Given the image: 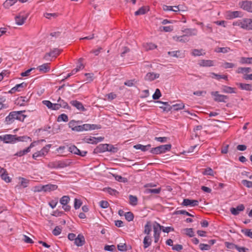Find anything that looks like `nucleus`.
I'll return each mask as SVG.
<instances>
[{"instance_id": "12", "label": "nucleus", "mask_w": 252, "mask_h": 252, "mask_svg": "<svg viewBox=\"0 0 252 252\" xmlns=\"http://www.w3.org/2000/svg\"><path fill=\"white\" fill-rule=\"evenodd\" d=\"M104 138L102 137H86L84 139L85 142L90 144H96L99 142H101L103 140Z\"/></svg>"}, {"instance_id": "45", "label": "nucleus", "mask_w": 252, "mask_h": 252, "mask_svg": "<svg viewBox=\"0 0 252 252\" xmlns=\"http://www.w3.org/2000/svg\"><path fill=\"white\" fill-rule=\"evenodd\" d=\"M0 177L2 180L5 181L6 183H9L10 182V179L9 177L8 176V174L6 173V171L3 172L0 175Z\"/></svg>"}, {"instance_id": "23", "label": "nucleus", "mask_w": 252, "mask_h": 252, "mask_svg": "<svg viewBox=\"0 0 252 252\" xmlns=\"http://www.w3.org/2000/svg\"><path fill=\"white\" fill-rule=\"evenodd\" d=\"M58 188V186L53 184H47L44 185V192H50L51 191L55 190Z\"/></svg>"}, {"instance_id": "39", "label": "nucleus", "mask_w": 252, "mask_h": 252, "mask_svg": "<svg viewBox=\"0 0 252 252\" xmlns=\"http://www.w3.org/2000/svg\"><path fill=\"white\" fill-rule=\"evenodd\" d=\"M147 11V9L146 7H142L140 8L137 11L135 12V15L136 16L143 15L146 13Z\"/></svg>"}, {"instance_id": "35", "label": "nucleus", "mask_w": 252, "mask_h": 252, "mask_svg": "<svg viewBox=\"0 0 252 252\" xmlns=\"http://www.w3.org/2000/svg\"><path fill=\"white\" fill-rule=\"evenodd\" d=\"M60 53V51L58 49H54L50 52L47 53L46 56H50L52 57H56Z\"/></svg>"}, {"instance_id": "19", "label": "nucleus", "mask_w": 252, "mask_h": 252, "mask_svg": "<svg viewBox=\"0 0 252 252\" xmlns=\"http://www.w3.org/2000/svg\"><path fill=\"white\" fill-rule=\"evenodd\" d=\"M74 243L78 247L83 246L85 243V238L83 235L79 234L77 237L75 238Z\"/></svg>"}, {"instance_id": "41", "label": "nucleus", "mask_w": 252, "mask_h": 252, "mask_svg": "<svg viewBox=\"0 0 252 252\" xmlns=\"http://www.w3.org/2000/svg\"><path fill=\"white\" fill-rule=\"evenodd\" d=\"M28 140H29L30 141H32V139L29 136H23L17 137L16 135V142L17 141H27Z\"/></svg>"}, {"instance_id": "1", "label": "nucleus", "mask_w": 252, "mask_h": 252, "mask_svg": "<svg viewBox=\"0 0 252 252\" xmlns=\"http://www.w3.org/2000/svg\"><path fill=\"white\" fill-rule=\"evenodd\" d=\"M24 111H13L9 113V114L6 117L5 122L7 124H11L13 123L15 120L20 121H23L26 115L23 114Z\"/></svg>"}, {"instance_id": "18", "label": "nucleus", "mask_w": 252, "mask_h": 252, "mask_svg": "<svg viewBox=\"0 0 252 252\" xmlns=\"http://www.w3.org/2000/svg\"><path fill=\"white\" fill-rule=\"evenodd\" d=\"M29 100V98L26 96H20L18 97L16 103L20 106L26 105Z\"/></svg>"}, {"instance_id": "54", "label": "nucleus", "mask_w": 252, "mask_h": 252, "mask_svg": "<svg viewBox=\"0 0 252 252\" xmlns=\"http://www.w3.org/2000/svg\"><path fill=\"white\" fill-rule=\"evenodd\" d=\"M241 232L246 236L252 238V231L250 229H242Z\"/></svg>"}, {"instance_id": "32", "label": "nucleus", "mask_w": 252, "mask_h": 252, "mask_svg": "<svg viewBox=\"0 0 252 252\" xmlns=\"http://www.w3.org/2000/svg\"><path fill=\"white\" fill-rule=\"evenodd\" d=\"M237 85L242 90L246 91H251L252 90V87L251 84L244 83H237Z\"/></svg>"}, {"instance_id": "27", "label": "nucleus", "mask_w": 252, "mask_h": 252, "mask_svg": "<svg viewBox=\"0 0 252 252\" xmlns=\"http://www.w3.org/2000/svg\"><path fill=\"white\" fill-rule=\"evenodd\" d=\"M134 148L137 150H141L142 151L145 152L148 150L151 147V145L148 144L147 145H142L141 144H137L133 146Z\"/></svg>"}, {"instance_id": "48", "label": "nucleus", "mask_w": 252, "mask_h": 252, "mask_svg": "<svg viewBox=\"0 0 252 252\" xmlns=\"http://www.w3.org/2000/svg\"><path fill=\"white\" fill-rule=\"evenodd\" d=\"M68 121V116L65 114H62L59 116L58 118V122H67Z\"/></svg>"}, {"instance_id": "6", "label": "nucleus", "mask_w": 252, "mask_h": 252, "mask_svg": "<svg viewBox=\"0 0 252 252\" xmlns=\"http://www.w3.org/2000/svg\"><path fill=\"white\" fill-rule=\"evenodd\" d=\"M239 6L243 10L252 13V1L245 0L240 2Z\"/></svg>"}, {"instance_id": "7", "label": "nucleus", "mask_w": 252, "mask_h": 252, "mask_svg": "<svg viewBox=\"0 0 252 252\" xmlns=\"http://www.w3.org/2000/svg\"><path fill=\"white\" fill-rule=\"evenodd\" d=\"M28 17V15L25 13H20L15 17V22L18 25H23Z\"/></svg>"}, {"instance_id": "57", "label": "nucleus", "mask_w": 252, "mask_h": 252, "mask_svg": "<svg viewBox=\"0 0 252 252\" xmlns=\"http://www.w3.org/2000/svg\"><path fill=\"white\" fill-rule=\"evenodd\" d=\"M82 204V202L80 199H78L77 198L74 199V207L75 209H79L81 207Z\"/></svg>"}, {"instance_id": "25", "label": "nucleus", "mask_w": 252, "mask_h": 252, "mask_svg": "<svg viewBox=\"0 0 252 252\" xmlns=\"http://www.w3.org/2000/svg\"><path fill=\"white\" fill-rule=\"evenodd\" d=\"M37 69L42 73H46L49 71L50 67L48 63H44L38 66Z\"/></svg>"}, {"instance_id": "64", "label": "nucleus", "mask_w": 252, "mask_h": 252, "mask_svg": "<svg viewBox=\"0 0 252 252\" xmlns=\"http://www.w3.org/2000/svg\"><path fill=\"white\" fill-rule=\"evenodd\" d=\"M106 96L107 97V99L108 100L111 101L113 99H114L116 98L117 95H116V94H114L113 93H111L108 94H107Z\"/></svg>"}, {"instance_id": "3", "label": "nucleus", "mask_w": 252, "mask_h": 252, "mask_svg": "<svg viewBox=\"0 0 252 252\" xmlns=\"http://www.w3.org/2000/svg\"><path fill=\"white\" fill-rule=\"evenodd\" d=\"M152 228L154 231V238L155 243H157L158 242L161 231L162 230V226L158 222L154 221L152 223Z\"/></svg>"}, {"instance_id": "44", "label": "nucleus", "mask_w": 252, "mask_h": 252, "mask_svg": "<svg viewBox=\"0 0 252 252\" xmlns=\"http://www.w3.org/2000/svg\"><path fill=\"white\" fill-rule=\"evenodd\" d=\"M85 130H93L99 127L95 125L84 124Z\"/></svg>"}, {"instance_id": "11", "label": "nucleus", "mask_w": 252, "mask_h": 252, "mask_svg": "<svg viewBox=\"0 0 252 252\" xmlns=\"http://www.w3.org/2000/svg\"><path fill=\"white\" fill-rule=\"evenodd\" d=\"M242 28L247 30H252V19L247 18L242 19Z\"/></svg>"}, {"instance_id": "38", "label": "nucleus", "mask_w": 252, "mask_h": 252, "mask_svg": "<svg viewBox=\"0 0 252 252\" xmlns=\"http://www.w3.org/2000/svg\"><path fill=\"white\" fill-rule=\"evenodd\" d=\"M240 62L241 64L248 63L250 64L252 63V58H245L242 57L240 59Z\"/></svg>"}, {"instance_id": "2", "label": "nucleus", "mask_w": 252, "mask_h": 252, "mask_svg": "<svg viewBox=\"0 0 252 252\" xmlns=\"http://www.w3.org/2000/svg\"><path fill=\"white\" fill-rule=\"evenodd\" d=\"M171 149V144L162 145L151 149L150 152L152 154L158 155L165 153L167 151H169Z\"/></svg>"}, {"instance_id": "10", "label": "nucleus", "mask_w": 252, "mask_h": 252, "mask_svg": "<svg viewBox=\"0 0 252 252\" xmlns=\"http://www.w3.org/2000/svg\"><path fill=\"white\" fill-rule=\"evenodd\" d=\"M69 151L73 154L78 155L81 157L85 156L87 154V152L81 151L74 145L70 146L69 147Z\"/></svg>"}, {"instance_id": "60", "label": "nucleus", "mask_w": 252, "mask_h": 252, "mask_svg": "<svg viewBox=\"0 0 252 252\" xmlns=\"http://www.w3.org/2000/svg\"><path fill=\"white\" fill-rule=\"evenodd\" d=\"M199 247L200 249L202 251L209 250L211 248V247L209 245L205 244H200Z\"/></svg>"}, {"instance_id": "15", "label": "nucleus", "mask_w": 252, "mask_h": 252, "mask_svg": "<svg viewBox=\"0 0 252 252\" xmlns=\"http://www.w3.org/2000/svg\"><path fill=\"white\" fill-rule=\"evenodd\" d=\"M27 83H22L16 85L14 87L12 88L10 91V92L11 93H14L16 92H20L22 91L24 88H25L27 87Z\"/></svg>"}, {"instance_id": "50", "label": "nucleus", "mask_w": 252, "mask_h": 252, "mask_svg": "<svg viewBox=\"0 0 252 252\" xmlns=\"http://www.w3.org/2000/svg\"><path fill=\"white\" fill-rule=\"evenodd\" d=\"M203 174L205 175L214 176V172L212 168H207L204 170Z\"/></svg>"}, {"instance_id": "26", "label": "nucleus", "mask_w": 252, "mask_h": 252, "mask_svg": "<svg viewBox=\"0 0 252 252\" xmlns=\"http://www.w3.org/2000/svg\"><path fill=\"white\" fill-rule=\"evenodd\" d=\"M222 91L223 93L228 94L236 93L235 88L227 86H223L222 87Z\"/></svg>"}, {"instance_id": "61", "label": "nucleus", "mask_w": 252, "mask_h": 252, "mask_svg": "<svg viewBox=\"0 0 252 252\" xmlns=\"http://www.w3.org/2000/svg\"><path fill=\"white\" fill-rule=\"evenodd\" d=\"M242 183L243 185L248 188H252V182L246 180H243L242 181Z\"/></svg>"}, {"instance_id": "28", "label": "nucleus", "mask_w": 252, "mask_h": 252, "mask_svg": "<svg viewBox=\"0 0 252 252\" xmlns=\"http://www.w3.org/2000/svg\"><path fill=\"white\" fill-rule=\"evenodd\" d=\"M79 122H76L74 120H72L69 122L68 123V126L73 131H78V123Z\"/></svg>"}, {"instance_id": "43", "label": "nucleus", "mask_w": 252, "mask_h": 252, "mask_svg": "<svg viewBox=\"0 0 252 252\" xmlns=\"http://www.w3.org/2000/svg\"><path fill=\"white\" fill-rule=\"evenodd\" d=\"M172 107L174 110L178 111L184 109L185 108V105L183 103H181L174 104L172 106Z\"/></svg>"}, {"instance_id": "30", "label": "nucleus", "mask_w": 252, "mask_h": 252, "mask_svg": "<svg viewBox=\"0 0 252 252\" xmlns=\"http://www.w3.org/2000/svg\"><path fill=\"white\" fill-rule=\"evenodd\" d=\"M70 162L68 160H57L58 168H63L69 166Z\"/></svg>"}, {"instance_id": "9", "label": "nucleus", "mask_w": 252, "mask_h": 252, "mask_svg": "<svg viewBox=\"0 0 252 252\" xmlns=\"http://www.w3.org/2000/svg\"><path fill=\"white\" fill-rule=\"evenodd\" d=\"M226 17L228 19H231L236 17H241L242 15L240 11H228L226 12Z\"/></svg>"}, {"instance_id": "21", "label": "nucleus", "mask_w": 252, "mask_h": 252, "mask_svg": "<svg viewBox=\"0 0 252 252\" xmlns=\"http://www.w3.org/2000/svg\"><path fill=\"white\" fill-rule=\"evenodd\" d=\"M152 242L151 235H146L143 240V247L144 249L151 246Z\"/></svg>"}, {"instance_id": "20", "label": "nucleus", "mask_w": 252, "mask_h": 252, "mask_svg": "<svg viewBox=\"0 0 252 252\" xmlns=\"http://www.w3.org/2000/svg\"><path fill=\"white\" fill-rule=\"evenodd\" d=\"M159 74L158 73L149 72L146 75L145 77V79L147 81H152L157 78H159Z\"/></svg>"}, {"instance_id": "4", "label": "nucleus", "mask_w": 252, "mask_h": 252, "mask_svg": "<svg viewBox=\"0 0 252 252\" xmlns=\"http://www.w3.org/2000/svg\"><path fill=\"white\" fill-rule=\"evenodd\" d=\"M51 146V144L46 145L40 151L34 153L32 155V158L37 160L38 158L45 156L48 153Z\"/></svg>"}, {"instance_id": "58", "label": "nucleus", "mask_w": 252, "mask_h": 252, "mask_svg": "<svg viewBox=\"0 0 252 252\" xmlns=\"http://www.w3.org/2000/svg\"><path fill=\"white\" fill-rule=\"evenodd\" d=\"M47 166L50 168H58L57 160L49 162Z\"/></svg>"}, {"instance_id": "33", "label": "nucleus", "mask_w": 252, "mask_h": 252, "mask_svg": "<svg viewBox=\"0 0 252 252\" xmlns=\"http://www.w3.org/2000/svg\"><path fill=\"white\" fill-rule=\"evenodd\" d=\"M143 47L146 51L153 50L157 47L156 45L152 43H144L143 45Z\"/></svg>"}, {"instance_id": "42", "label": "nucleus", "mask_w": 252, "mask_h": 252, "mask_svg": "<svg viewBox=\"0 0 252 252\" xmlns=\"http://www.w3.org/2000/svg\"><path fill=\"white\" fill-rule=\"evenodd\" d=\"M70 198L68 196H63L60 199V203L62 205H66L69 202Z\"/></svg>"}, {"instance_id": "49", "label": "nucleus", "mask_w": 252, "mask_h": 252, "mask_svg": "<svg viewBox=\"0 0 252 252\" xmlns=\"http://www.w3.org/2000/svg\"><path fill=\"white\" fill-rule=\"evenodd\" d=\"M129 203L132 205H136L137 203V198L136 196L132 195H129Z\"/></svg>"}, {"instance_id": "37", "label": "nucleus", "mask_w": 252, "mask_h": 252, "mask_svg": "<svg viewBox=\"0 0 252 252\" xmlns=\"http://www.w3.org/2000/svg\"><path fill=\"white\" fill-rule=\"evenodd\" d=\"M230 50V49L228 47H218L215 50V51L217 53H226Z\"/></svg>"}, {"instance_id": "62", "label": "nucleus", "mask_w": 252, "mask_h": 252, "mask_svg": "<svg viewBox=\"0 0 252 252\" xmlns=\"http://www.w3.org/2000/svg\"><path fill=\"white\" fill-rule=\"evenodd\" d=\"M58 14L56 13H46L44 14V16L48 19H51L52 17L53 18H55L58 16Z\"/></svg>"}, {"instance_id": "22", "label": "nucleus", "mask_w": 252, "mask_h": 252, "mask_svg": "<svg viewBox=\"0 0 252 252\" xmlns=\"http://www.w3.org/2000/svg\"><path fill=\"white\" fill-rule=\"evenodd\" d=\"M152 228V223L150 221L147 222L144 226V230L143 233L146 235H151V232Z\"/></svg>"}, {"instance_id": "13", "label": "nucleus", "mask_w": 252, "mask_h": 252, "mask_svg": "<svg viewBox=\"0 0 252 252\" xmlns=\"http://www.w3.org/2000/svg\"><path fill=\"white\" fill-rule=\"evenodd\" d=\"M182 205L184 206H196L198 205V201L196 200L184 199L182 203Z\"/></svg>"}, {"instance_id": "53", "label": "nucleus", "mask_w": 252, "mask_h": 252, "mask_svg": "<svg viewBox=\"0 0 252 252\" xmlns=\"http://www.w3.org/2000/svg\"><path fill=\"white\" fill-rule=\"evenodd\" d=\"M125 216L126 219L128 221L132 220L134 218L133 214L130 212H126Z\"/></svg>"}, {"instance_id": "46", "label": "nucleus", "mask_w": 252, "mask_h": 252, "mask_svg": "<svg viewBox=\"0 0 252 252\" xmlns=\"http://www.w3.org/2000/svg\"><path fill=\"white\" fill-rule=\"evenodd\" d=\"M203 50L193 49L192 51L191 54L194 56H199L205 54V53L203 52Z\"/></svg>"}, {"instance_id": "16", "label": "nucleus", "mask_w": 252, "mask_h": 252, "mask_svg": "<svg viewBox=\"0 0 252 252\" xmlns=\"http://www.w3.org/2000/svg\"><path fill=\"white\" fill-rule=\"evenodd\" d=\"M182 32L185 33L186 37L187 36L196 35L197 33V31L195 29H183Z\"/></svg>"}, {"instance_id": "40", "label": "nucleus", "mask_w": 252, "mask_h": 252, "mask_svg": "<svg viewBox=\"0 0 252 252\" xmlns=\"http://www.w3.org/2000/svg\"><path fill=\"white\" fill-rule=\"evenodd\" d=\"M160 190H161L160 188L154 189H146L145 192L146 193L158 194L160 192Z\"/></svg>"}, {"instance_id": "34", "label": "nucleus", "mask_w": 252, "mask_h": 252, "mask_svg": "<svg viewBox=\"0 0 252 252\" xmlns=\"http://www.w3.org/2000/svg\"><path fill=\"white\" fill-rule=\"evenodd\" d=\"M173 39L174 41L177 42H186L189 40L185 37V35L182 36H174Z\"/></svg>"}, {"instance_id": "55", "label": "nucleus", "mask_w": 252, "mask_h": 252, "mask_svg": "<svg viewBox=\"0 0 252 252\" xmlns=\"http://www.w3.org/2000/svg\"><path fill=\"white\" fill-rule=\"evenodd\" d=\"M161 94L159 90L158 89H157L155 93L153 95V98L155 100L158 99L161 96Z\"/></svg>"}, {"instance_id": "31", "label": "nucleus", "mask_w": 252, "mask_h": 252, "mask_svg": "<svg viewBox=\"0 0 252 252\" xmlns=\"http://www.w3.org/2000/svg\"><path fill=\"white\" fill-rule=\"evenodd\" d=\"M252 71V69L250 67H238L236 72L238 73H242L244 75L246 74L247 73H249Z\"/></svg>"}, {"instance_id": "36", "label": "nucleus", "mask_w": 252, "mask_h": 252, "mask_svg": "<svg viewBox=\"0 0 252 252\" xmlns=\"http://www.w3.org/2000/svg\"><path fill=\"white\" fill-rule=\"evenodd\" d=\"M57 103L61 106L62 108L68 109L69 106L67 102L62 99L60 97L57 100Z\"/></svg>"}, {"instance_id": "24", "label": "nucleus", "mask_w": 252, "mask_h": 252, "mask_svg": "<svg viewBox=\"0 0 252 252\" xmlns=\"http://www.w3.org/2000/svg\"><path fill=\"white\" fill-rule=\"evenodd\" d=\"M70 103L72 106L75 107L78 110L82 111H84L85 110L83 104L77 100H72Z\"/></svg>"}, {"instance_id": "14", "label": "nucleus", "mask_w": 252, "mask_h": 252, "mask_svg": "<svg viewBox=\"0 0 252 252\" xmlns=\"http://www.w3.org/2000/svg\"><path fill=\"white\" fill-rule=\"evenodd\" d=\"M110 147V146L107 144H99L95 149V151L99 153H103L105 151H111V149L109 148Z\"/></svg>"}, {"instance_id": "29", "label": "nucleus", "mask_w": 252, "mask_h": 252, "mask_svg": "<svg viewBox=\"0 0 252 252\" xmlns=\"http://www.w3.org/2000/svg\"><path fill=\"white\" fill-rule=\"evenodd\" d=\"M199 64L202 66H212L214 65V62L211 60H202L200 61Z\"/></svg>"}, {"instance_id": "51", "label": "nucleus", "mask_w": 252, "mask_h": 252, "mask_svg": "<svg viewBox=\"0 0 252 252\" xmlns=\"http://www.w3.org/2000/svg\"><path fill=\"white\" fill-rule=\"evenodd\" d=\"M19 180H21L20 184L23 188H26L28 186L29 181L24 178H20Z\"/></svg>"}, {"instance_id": "56", "label": "nucleus", "mask_w": 252, "mask_h": 252, "mask_svg": "<svg viewBox=\"0 0 252 252\" xmlns=\"http://www.w3.org/2000/svg\"><path fill=\"white\" fill-rule=\"evenodd\" d=\"M183 231L186 235L189 237H192L193 236V231L192 228H185Z\"/></svg>"}, {"instance_id": "17", "label": "nucleus", "mask_w": 252, "mask_h": 252, "mask_svg": "<svg viewBox=\"0 0 252 252\" xmlns=\"http://www.w3.org/2000/svg\"><path fill=\"white\" fill-rule=\"evenodd\" d=\"M245 209V206L243 204H240L237 206L236 208H230L231 213L234 215H237L241 211H244Z\"/></svg>"}, {"instance_id": "59", "label": "nucleus", "mask_w": 252, "mask_h": 252, "mask_svg": "<svg viewBox=\"0 0 252 252\" xmlns=\"http://www.w3.org/2000/svg\"><path fill=\"white\" fill-rule=\"evenodd\" d=\"M222 66L224 68H231L235 66L234 63L227 62H225L223 63Z\"/></svg>"}, {"instance_id": "8", "label": "nucleus", "mask_w": 252, "mask_h": 252, "mask_svg": "<svg viewBox=\"0 0 252 252\" xmlns=\"http://www.w3.org/2000/svg\"><path fill=\"white\" fill-rule=\"evenodd\" d=\"M3 142L5 143H15L16 142V135H3Z\"/></svg>"}, {"instance_id": "47", "label": "nucleus", "mask_w": 252, "mask_h": 252, "mask_svg": "<svg viewBox=\"0 0 252 252\" xmlns=\"http://www.w3.org/2000/svg\"><path fill=\"white\" fill-rule=\"evenodd\" d=\"M32 190L34 192H44V185H39L38 186H34L32 188Z\"/></svg>"}, {"instance_id": "52", "label": "nucleus", "mask_w": 252, "mask_h": 252, "mask_svg": "<svg viewBox=\"0 0 252 252\" xmlns=\"http://www.w3.org/2000/svg\"><path fill=\"white\" fill-rule=\"evenodd\" d=\"M29 152H30L29 148H27V149H24L23 150H21V151H20L18 152L15 154V155L17 156H19V157H22V156L26 155V154H27V153H28Z\"/></svg>"}, {"instance_id": "63", "label": "nucleus", "mask_w": 252, "mask_h": 252, "mask_svg": "<svg viewBox=\"0 0 252 252\" xmlns=\"http://www.w3.org/2000/svg\"><path fill=\"white\" fill-rule=\"evenodd\" d=\"M118 249L120 251H126V246L125 244H120L117 246Z\"/></svg>"}, {"instance_id": "5", "label": "nucleus", "mask_w": 252, "mask_h": 252, "mask_svg": "<svg viewBox=\"0 0 252 252\" xmlns=\"http://www.w3.org/2000/svg\"><path fill=\"white\" fill-rule=\"evenodd\" d=\"M211 94L214 96V100L217 102H225V100L228 99L227 96L220 94L217 91L212 92Z\"/></svg>"}]
</instances>
